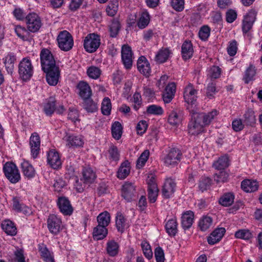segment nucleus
Returning <instances> with one entry per match:
<instances>
[{"mask_svg": "<svg viewBox=\"0 0 262 262\" xmlns=\"http://www.w3.org/2000/svg\"><path fill=\"white\" fill-rule=\"evenodd\" d=\"M119 250V246L115 241L112 240L107 242L106 244L107 253L112 257L116 256Z\"/></svg>", "mask_w": 262, "mask_h": 262, "instance_id": "obj_40", "label": "nucleus"}, {"mask_svg": "<svg viewBox=\"0 0 262 262\" xmlns=\"http://www.w3.org/2000/svg\"><path fill=\"white\" fill-rule=\"evenodd\" d=\"M59 48L63 51L70 50L74 45V40L71 34L67 31H61L57 38Z\"/></svg>", "mask_w": 262, "mask_h": 262, "instance_id": "obj_4", "label": "nucleus"}, {"mask_svg": "<svg viewBox=\"0 0 262 262\" xmlns=\"http://www.w3.org/2000/svg\"><path fill=\"white\" fill-rule=\"evenodd\" d=\"M3 172L7 179L13 184L18 182L21 176L17 166L12 162H6L3 166Z\"/></svg>", "mask_w": 262, "mask_h": 262, "instance_id": "obj_3", "label": "nucleus"}, {"mask_svg": "<svg viewBox=\"0 0 262 262\" xmlns=\"http://www.w3.org/2000/svg\"><path fill=\"white\" fill-rule=\"evenodd\" d=\"M116 226L118 231L123 232L127 227L126 220L121 213H118L116 217Z\"/></svg>", "mask_w": 262, "mask_h": 262, "instance_id": "obj_44", "label": "nucleus"}, {"mask_svg": "<svg viewBox=\"0 0 262 262\" xmlns=\"http://www.w3.org/2000/svg\"><path fill=\"white\" fill-rule=\"evenodd\" d=\"M176 184L171 179H167L165 181L162 188V195L165 198L171 197L175 191Z\"/></svg>", "mask_w": 262, "mask_h": 262, "instance_id": "obj_24", "label": "nucleus"}, {"mask_svg": "<svg viewBox=\"0 0 262 262\" xmlns=\"http://www.w3.org/2000/svg\"><path fill=\"white\" fill-rule=\"evenodd\" d=\"M83 108L88 112L93 113L97 110V104L94 102L90 98L83 99Z\"/></svg>", "mask_w": 262, "mask_h": 262, "instance_id": "obj_48", "label": "nucleus"}, {"mask_svg": "<svg viewBox=\"0 0 262 262\" xmlns=\"http://www.w3.org/2000/svg\"><path fill=\"white\" fill-rule=\"evenodd\" d=\"M229 165V160L227 156L220 157L213 164V167L217 170H223Z\"/></svg>", "mask_w": 262, "mask_h": 262, "instance_id": "obj_41", "label": "nucleus"}, {"mask_svg": "<svg viewBox=\"0 0 262 262\" xmlns=\"http://www.w3.org/2000/svg\"><path fill=\"white\" fill-rule=\"evenodd\" d=\"M14 29L17 36L23 41H29L31 39L30 32L27 28L20 25H15Z\"/></svg>", "mask_w": 262, "mask_h": 262, "instance_id": "obj_28", "label": "nucleus"}, {"mask_svg": "<svg viewBox=\"0 0 262 262\" xmlns=\"http://www.w3.org/2000/svg\"><path fill=\"white\" fill-rule=\"evenodd\" d=\"M25 21L27 29L32 33L37 32L42 26L40 17L35 13H30L26 15Z\"/></svg>", "mask_w": 262, "mask_h": 262, "instance_id": "obj_7", "label": "nucleus"}, {"mask_svg": "<svg viewBox=\"0 0 262 262\" xmlns=\"http://www.w3.org/2000/svg\"><path fill=\"white\" fill-rule=\"evenodd\" d=\"M12 262H26L24 251L21 249L17 248L14 252V257L11 259Z\"/></svg>", "mask_w": 262, "mask_h": 262, "instance_id": "obj_61", "label": "nucleus"}, {"mask_svg": "<svg viewBox=\"0 0 262 262\" xmlns=\"http://www.w3.org/2000/svg\"><path fill=\"white\" fill-rule=\"evenodd\" d=\"M193 52V48L191 41H184L182 44L181 49V53L183 58L184 60L190 59L192 57Z\"/></svg>", "mask_w": 262, "mask_h": 262, "instance_id": "obj_30", "label": "nucleus"}, {"mask_svg": "<svg viewBox=\"0 0 262 262\" xmlns=\"http://www.w3.org/2000/svg\"><path fill=\"white\" fill-rule=\"evenodd\" d=\"M112 134L114 138L119 140L122 134V126L118 121L115 122L112 125Z\"/></svg>", "mask_w": 262, "mask_h": 262, "instance_id": "obj_46", "label": "nucleus"}, {"mask_svg": "<svg viewBox=\"0 0 262 262\" xmlns=\"http://www.w3.org/2000/svg\"><path fill=\"white\" fill-rule=\"evenodd\" d=\"M96 178V173L90 167H83L82 171V177L80 180L85 184L93 183Z\"/></svg>", "mask_w": 262, "mask_h": 262, "instance_id": "obj_23", "label": "nucleus"}, {"mask_svg": "<svg viewBox=\"0 0 262 262\" xmlns=\"http://www.w3.org/2000/svg\"><path fill=\"white\" fill-rule=\"evenodd\" d=\"M211 179L208 177H203L201 179L199 187L202 192L207 190L211 185Z\"/></svg>", "mask_w": 262, "mask_h": 262, "instance_id": "obj_63", "label": "nucleus"}, {"mask_svg": "<svg viewBox=\"0 0 262 262\" xmlns=\"http://www.w3.org/2000/svg\"><path fill=\"white\" fill-rule=\"evenodd\" d=\"M20 168L24 176L28 179H32L35 177L36 170L28 161L23 160L20 164Z\"/></svg>", "mask_w": 262, "mask_h": 262, "instance_id": "obj_19", "label": "nucleus"}, {"mask_svg": "<svg viewBox=\"0 0 262 262\" xmlns=\"http://www.w3.org/2000/svg\"><path fill=\"white\" fill-rule=\"evenodd\" d=\"M212 224V217L208 215H204L200 219L198 225L201 231H205L211 227Z\"/></svg>", "mask_w": 262, "mask_h": 262, "instance_id": "obj_36", "label": "nucleus"}, {"mask_svg": "<svg viewBox=\"0 0 262 262\" xmlns=\"http://www.w3.org/2000/svg\"><path fill=\"white\" fill-rule=\"evenodd\" d=\"M171 54V52L169 49H162L156 55V60L160 63H163L168 59Z\"/></svg>", "mask_w": 262, "mask_h": 262, "instance_id": "obj_47", "label": "nucleus"}, {"mask_svg": "<svg viewBox=\"0 0 262 262\" xmlns=\"http://www.w3.org/2000/svg\"><path fill=\"white\" fill-rule=\"evenodd\" d=\"M101 112L104 115L108 116L111 114L112 103L108 97H105L101 103Z\"/></svg>", "mask_w": 262, "mask_h": 262, "instance_id": "obj_52", "label": "nucleus"}, {"mask_svg": "<svg viewBox=\"0 0 262 262\" xmlns=\"http://www.w3.org/2000/svg\"><path fill=\"white\" fill-rule=\"evenodd\" d=\"M79 96L83 99L90 98L92 95V91L89 84L84 81H80L77 84Z\"/></svg>", "mask_w": 262, "mask_h": 262, "instance_id": "obj_29", "label": "nucleus"}, {"mask_svg": "<svg viewBox=\"0 0 262 262\" xmlns=\"http://www.w3.org/2000/svg\"><path fill=\"white\" fill-rule=\"evenodd\" d=\"M176 85L174 82L169 83L162 94V99L165 103H169L173 99L176 93Z\"/></svg>", "mask_w": 262, "mask_h": 262, "instance_id": "obj_20", "label": "nucleus"}, {"mask_svg": "<svg viewBox=\"0 0 262 262\" xmlns=\"http://www.w3.org/2000/svg\"><path fill=\"white\" fill-rule=\"evenodd\" d=\"M107 157L111 161H114L116 162L119 160L120 154L117 147L114 145L110 146L108 151Z\"/></svg>", "mask_w": 262, "mask_h": 262, "instance_id": "obj_55", "label": "nucleus"}, {"mask_svg": "<svg viewBox=\"0 0 262 262\" xmlns=\"http://www.w3.org/2000/svg\"><path fill=\"white\" fill-rule=\"evenodd\" d=\"M136 187L132 183L126 182L122 188V196L128 202L131 201L136 193Z\"/></svg>", "mask_w": 262, "mask_h": 262, "instance_id": "obj_22", "label": "nucleus"}, {"mask_svg": "<svg viewBox=\"0 0 262 262\" xmlns=\"http://www.w3.org/2000/svg\"><path fill=\"white\" fill-rule=\"evenodd\" d=\"M197 94L198 91L191 83H189L184 89V99L187 104V109L190 113H196L199 111Z\"/></svg>", "mask_w": 262, "mask_h": 262, "instance_id": "obj_1", "label": "nucleus"}, {"mask_svg": "<svg viewBox=\"0 0 262 262\" xmlns=\"http://www.w3.org/2000/svg\"><path fill=\"white\" fill-rule=\"evenodd\" d=\"M57 205L61 212L64 215H71L73 209L70 201L66 197H60L58 199Z\"/></svg>", "mask_w": 262, "mask_h": 262, "instance_id": "obj_21", "label": "nucleus"}, {"mask_svg": "<svg viewBox=\"0 0 262 262\" xmlns=\"http://www.w3.org/2000/svg\"><path fill=\"white\" fill-rule=\"evenodd\" d=\"M2 60L7 73L12 74L16 61V55L14 53L9 52L5 55Z\"/></svg>", "mask_w": 262, "mask_h": 262, "instance_id": "obj_18", "label": "nucleus"}, {"mask_svg": "<svg viewBox=\"0 0 262 262\" xmlns=\"http://www.w3.org/2000/svg\"><path fill=\"white\" fill-rule=\"evenodd\" d=\"M182 120L181 114L173 111L169 115L168 121L172 125H177L181 122Z\"/></svg>", "mask_w": 262, "mask_h": 262, "instance_id": "obj_53", "label": "nucleus"}, {"mask_svg": "<svg viewBox=\"0 0 262 262\" xmlns=\"http://www.w3.org/2000/svg\"><path fill=\"white\" fill-rule=\"evenodd\" d=\"M234 199L235 196L233 193H226L221 196L219 203L223 206L228 207L233 203Z\"/></svg>", "mask_w": 262, "mask_h": 262, "instance_id": "obj_37", "label": "nucleus"}, {"mask_svg": "<svg viewBox=\"0 0 262 262\" xmlns=\"http://www.w3.org/2000/svg\"><path fill=\"white\" fill-rule=\"evenodd\" d=\"M199 116L201 117V121L203 124L205 125H209L214 118L218 115V112L213 110L207 114H200Z\"/></svg>", "mask_w": 262, "mask_h": 262, "instance_id": "obj_39", "label": "nucleus"}, {"mask_svg": "<svg viewBox=\"0 0 262 262\" xmlns=\"http://www.w3.org/2000/svg\"><path fill=\"white\" fill-rule=\"evenodd\" d=\"M256 73V69L255 67L250 66L246 70L244 77V80L245 83H249L250 81L252 80Z\"/></svg>", "mask_w": 262, "mask_h": 262, "instance_id": "obj_59", "label": "nucleus"}, {"mask_svg": "<svg viewBox=\"0 0 262 262\" xmlns=\"http://www.w3.org/2000/svg\"><path fill=\"white\" fill-rule=\"evenodd\" d=\"M138 71L146 77H148L151 73V67L147 59L144 56H140L137 62Z\"/></svg>", "mask_w": 262, "mask_h": 262, "instance_id": "obj_17", "label": "nucleus"}, {"mask_svg": "<svg viewBox=\"0 0 262 262\" xmlns=\"http://www.w3.org/2000/svg\"><path fill=\"white\" fill-rule=\"evenodd\" d=\"M121 58L125 68L130 69L133 65V53L131 47L127 45L122 46Z\"/></svg>", "mask_w": 262, "mask_h": 262, "instance_id": "obj_11", "label": "nucleus"}, {"mask_svg": "<svg viewBox=\"0 0 262 262\" xmlns=\"http://www.w3.org/2000/svg\"><path fill=\"white\" fill-rule=\"evenodd\" d=\"M226 232L224 228L215 229L208 237L207 241L209 244L214 245L219 242L223 237Z\"/></svg>", "mask_w": 262, "mask_h": 262, "instance_id": "obj_26", "label": "nucleus"}, {"mask_svg": "<svg viewBox=\"0 0 262 262\" xmlns=\"http://www.w3.org/2000/svg\"><path fill=\"white\" fill-rule=\"evenodd\" d=\"M130 171V165L128 161H125L122 162L118 169L117 176L119 179H124L126 178Z\"/></svg>", "mask_w": 262, "mask_h": 262, "instance_id": "obj_31", "label": "nucleus"}, {"mask_svg": "<svg viewBox=\"0 0 262 262\" xmlns=\"http://www.w3.org/2000/svg\"><path fill=\"white\" fill-rule=\"evenodd\" d=\"M98 225L106 227L110 222V215L107 211L101 213L97 217Z\"/></svg>", "mask_w": 262, "mask_h": 262, "instance_id": "obj_54", "label": "nucleus"}, {"mask_svg": "<svg viewBox=\"0 0 262 262\" xmlns=\"http://www.w3.org/2000/svg\"><path fill=\"white\" fill-rule=\"evenodd\" d=\"M118 9V2L117 0H113L111 1L107 8H106V12L107 14L110 16H114Z\"/></svg>", "mask_w": 262, "mask_h": 262, "instance_id": "obj_58", "label": "nucleus"}, {"mask_svg": "<svg viewBox=\"0 0 262 262\" xmlns=\"http://www.w3.org/2000/svg\"><path fill=\"white\" fill-rule=\"evenodd\" d=\"M148 127V123L145 120H141L137 124L136 131L138 135L144 134Z\"/></svg>", "mask_w": 262, "mask_h": 262, "instance_id": "obj_64", "label": "nucleus"}, {"mask_svg": "<svg viewBox=\"0 0 262 262\" xmlns=\"http://www.w3.org/2000/svg\"><path fill=\"white\" fill-rule=\"evenodd\" d=\"M120 22L117 19H113L108 25L110 36L112 37H115L118 35L120 29Z\"/></svg>", "mask_w": 262, "mask_h": 262, "instance_id": "obj_45", "label": "nucleus"}, {"mask_svg": "<svg viewBox=\"0 0 262 262\" xmlns=\"http://www.w3.org/2000/svg\"><path fill=\"white\" fill-rule=\"evenodd\" d=\"M141 246L144 256L148 259H151L153 257V253L149 243L146 241L141 242Z\"/></svg>", "mask_w": 262, "mask_h": 262, "instance_id": "obj_51", "label": "nucleus"}, {"mask_svg": "<svg viewBox=\"0 0 262 262\" xmlns=\"http://www.w3.org/2000/svg\"><path fill=\"white\" fill-rule=\"evenodd\" d=\"M166 232L169 236H174L178 232V223L176 218L168 220L165 225Z\"/></svg>", "mask_w": 262, "mask_h": 262, "instance_id": "obj_32", "label": "nucleus"}, {"mask_svg": "<svg viewBox=\"0 0 262 262\" xmlns=\"http://www.w3.org/2000/svg\"><path fill=\"white\" fill-rule=\"evenodd\" d=\"M181 154L180 150L172 148L163 159V162L167 166L174 165L180 161Z\"/></svg>", "mask_w": 262, "mask_h": 262, "instance_id": "obj_16", "label": "nucleus"}, {"mask_svg": "<svg viewBox=\"0 0 262 262\" xmlns=\"http://www.w3.org/2000/svg\"><path fill=\"white\" fill-rule=\"evenodd\" d=\"M12 207L16 212H22L25 214H29L31 213V209L25 204L20 203L16 198L13 199Z\"/></svg>", "mask_w": 262, "mask_h": 262, "instance_id": "obj_35", "label": "nucleus"}, {"mask_svg": "<svg viewBox=\"0 0 262 262\" xmlns=\"http://www.w3.org/2000/svg\"><path fill=\"white\" fill-rule=\"evenodd\" d=\"M39 251L41 257L46 262H54L52 253H51L47 248L44 246H40Z\"/></svg>", "mask_w": 262, "mask_h": 262, "instance_id": "obj_42", "label": "nucleus"}, {"mask_svg": "<svg viewBox=\"0 0 262 262\" xmlns=\"http://www.w3.org/2000/svg\"><path fill=\"white\" fill-rule=\"evenodd\" d=\"M235 237L244 240H248L252 237V234L248 229H241L235 233Z\"/></svg>", "mask_w": 262, "mask_h": 262, "instance_id": "obj_57", "label": "nucleus"}, {"mask_svg": "<svg viewBox=\"0 0 262 262\" xmlns=\"http://www.w3.org/2000/svg\"><path fill=\"white\" fill-rule=\"evenodd\" d=\"M100 45V36L95 33L88 34L83 40V47L89 53L95 52Z\"/></svg>", "mask_w": 262, "mask_h": 262, "instance_id": "obj_6", "label": "nucleus"}, {"mask_svg": "<svg viewBox=\"0 0 262 262\" xmlns=\"http://www.w3.org/2000/svg\"><path fill=\"white\" fill-rule=\"evenodd\" d=\"M41 66L42 70H47L53 67L58 66L50 50L43 49L40 54Z\"/></svg>", "mask_w": 262, "mask_h": 262, "instance_id": "obj_8", "label": "nucleus"}, {"mask_svg": "<svg viewBox=\"0 0 262 262\" xmlns=\"http://www.w3.org/2000/svg\"><path fill=\"white\" fill-rule=\"evenodd\" d=\"M34 68L29 57L23 58L18 64V74L24 81L29 80L32 76Z\"/></svg>", "mask_w": 262, "mask_h": 262, "instance_id": "obj_2", "label": "nucleus"}, {"mask_svg": "<svg viewBox=\"0 0 262 262\" xmlns=\"http://www.w3.org/2000/svg\"><path fill=\"white\" fill-rule=\"evenodd\" d=\"M159 189L158 186L152 185L150 188H147V196L150 203H155L158 196Z\"/></svg>", "mask_w": 262, "mask_h": 262, "instance_id": "obj_56", "label": "nucleus"}, {"mask_svg": "<svg viewBox=\"0 0 262 262\" xmlns=\"http://www.w3.org/2000/svg\"><path fill=\"white\" fill-rule=\"evenodd\" d=\"M86 73L90 78L97 79L101 74V70L98 67L92 66L88 68Z\"/></svg>", "mask_w": 262, "mask_h": 262, "instance_id": "obj_49", "label": "nucleus"}, {"mask_svg": "<svg viewBox=\"0 0 262 262\" xmlns=\"http://www.w3.org/2000/svg\"><path fill=\"white\" fill-rule=\"evenodd\" d=\"M29 145L31 150V156L36 159L40 151V140L37 133L32 134L30 137Z\"/></svg>", "mask_w": 262, "mask_h": 262, "instance_id": "obj_13", "label": "nucleus"}, {"mask_svg": "<svg viewBox=\"0 0 262 262\" xmlns=\"http://www.w3.org/2000/svg\"><path fill=\"white\" fill-rule=\"evenodd\" d=\"M43 71L46 73V80L49 85L55 86L57 84L60 77V71L58 66L53 67Z\"/></svg>", "mask_w": 262, "mask_h": 262, "instance_id": "obj_10", "label": "nucleus"}, {"mask_svg": "<svg viewBox=\"0 0 262 262\" xmlns=\"http://www.w3.org/2000/svg\"><path fill=\"white\" fill-rule=\"evenodd\" d=\"M150 15L146 11H143L137 21V26L140 29H143L146 28L149 23Z\"/></svg>", "mask_w": 262, "mask_h": 262, "instance_id": "obj_38", "label": "nucleus"}, {"mask_svg": "<svg viewBox=\"0 0 262 262\" xmlns=\"http://www.w3.org/2000/svg\"><path fill=\"white\" fill-rule=\"evenodd\" d=\"M63 140L66 142V145L70 147H81L84 144L83 138L81 135L66 134Z\"/></svg>", "mask_w": 262, "mask_h": 262, "instance_id": "obj_15", "label": "nucleus"}, {"mask_svg": "<svg viewBox=\"0 0 262 262\" xmlns=\"http://www.w3.org/2000/svg\"><path fill=\"white\" fill-rule=\"evenodd\" d=\"M107 234V229L104 226L98 225L93 229V236L94 239L101 240L105 238Z\"/></svg>", "mask_w": 262, "mask_h": 262, "instance_id": "obj_34", "label": "nucleus"}, {"mask_svg": "<svg viewBox=\"0 0 262 262\" xmlns=\"http://www.w3.org/2000/svg\"><path fill=\"white\" fill-rule=\"evenodd\" d=\"M1 227L8 235L13 236L17 233V229L14 223L9 220L3 221L1 224Z\"/></svg>", "mask_w": 262, "mask_h": 262, "instance_id": "obj_33", "label": "nucleus"}, {"mask_svg": "<svg viewBox=\"0 0 262 262\" xmlns=\"http://www.w3.org/2000/svg\"><path fill=\"white\" fill-rule=\"evenodd\" d=\"M48 228L53 234H57L63 228L61 219L55 214H50L47 220Z\"/></svg>", "mask_w": 262, "mask_h": 262, "instance_id": "obj_9", "label": "nucleus"}, {"mask_svg": "<svg viewBox=\"0 0 262 262\" xmlns=\"http://www.w3.org/2000/svg\"><path fill=\"white\" fill-rule=\"evenodd\" d=\"M259 187L257 181L251 179H246L241 183L242 189L246 192H253L258 190Z\"/></svg>", "mask_w": 262, "mask_h": 262, "instance_id": "obj_25", "label": "nucleus"}, {"mask_svg": "<svg viewBox=\"0 0 262 262\" xmlns=\"http://www.w3.org/2000/svg\"><path fill=\"white\" fill-rule=\"evenodd\" d=\"M194 221V213L191 211L184 212L181 216V224L183 228L188 229L192 226Z\"/></svg>", "mask_w": 262, "mask_h": 262, "instance_id": "obj_27", "label": "nucleus"}, {"mask_svg": "<svg viewBox=\"0 0 262 262\" xmlns=\"http://www.w3.org/2000/svg\"><path fill=\"white\" fill-rule=\"evenodd\" d=\"M146 113L149 115L160 116L163 114L164 110L163 108L159 105L151 104L147 106Z\"/></svg>", "mask_w": 262, "mask_h": 262, "instance_id": "obj_50", "label": "nucleus"}, {"mask_svg": "<svg viewBox=\"0 0 262 262\" xmlns=\"http://www.w3.org/2000/svg\"><path fill=\"white\" fill-rule=\"evenodd\" d=\"M149 156L148 150H145L140 155L137 161V167L138 168H142L145 164Z\"/></svg>", "mask_w": 262, "mask_h": 262, "instance_id": "obj_60", "label": "nucleus"}, {"mask_svg": "<svg viewBox=\"0 0 262 262\" xmlns=\"http://www.w3.org/2000/svg\"><path fill=\"white\" fill-rule=\"evenodd\" d=\"M191 114L192 119L188 124V133L191 135L195 136L203 132L205 125L201 121V117L199 116L198 112Z\"/></svg>", "mask_w": 262, "mask_h": 262, "instance_id": "obj_5", "label": "nucleus"}, {"mask_svg": "<svg viewBox=\"0 0 262 262\" xmlns=\"http://www.w3.org/2000/svg\"><path fill=\"white\" fill-rule=\"evenodd\" d=\"M43 112L47 116H51L55 110V101L52 98H50L43 104Z\"/></svg>", "mask_w": 262, "mask_h": 262, "instance_id": "obj_43", "label": "nucleus"}, {"mask_svg": "<svg viewBox=\"0 0 262 262\" xmlns=\"http://www.w3.org/2000/svg\"><path fill=\"white\" fill-rule=\"evenodd\" d=\"M48 164L53 169L61 167L62 161L59 153L55 149L50 150L47 154Z\"/></svg>", "mask_w": 262, "mask_h": 262, "instance_id": "obj_14", "label": "nucleus"}, {"mask_svg": "<svg viewBox=\"0 0 262 262\" xmlns=\"http://www.w3.org/2000/svg\"><path fill=\"white\" fill-rule=\"evenodd\" d=\"M256 12L254 10H249L244 16L242 22V31L244 34L248 33L252 28L256 19Z\"/></svg>", "mask_w": 262, "mask_h": 262, "instance_id": "obj_12", "label": "nucleus"}, {"mask_svg": "<svg viewBox=\"0 0 262 262\" xmlns=\"http://www.w3.org/2000/svg\"><path fill=\"white\" fill-rule=\"evenodd\" d=\"M221 74V69L217 66H212L208 70V76L213 79L220 77Z\"/></svg>", "mask_w": 262, "mask_h": 262, "instance_id": "obj_62", "label": "nucleus"}]
</instances>
